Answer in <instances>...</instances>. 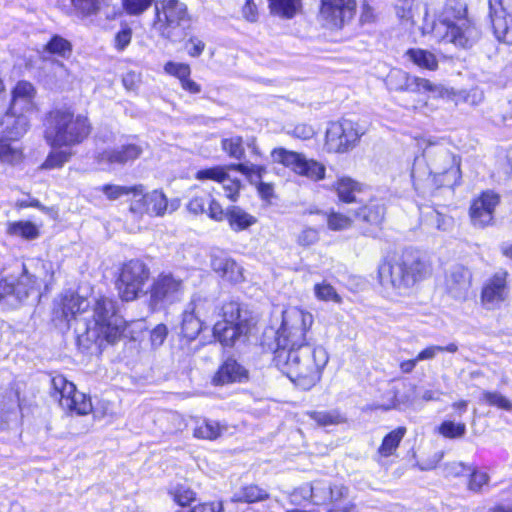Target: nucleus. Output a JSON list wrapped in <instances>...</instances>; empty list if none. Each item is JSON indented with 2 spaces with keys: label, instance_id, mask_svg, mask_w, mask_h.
<instances>
[{
  "label": "nucleus",
  "instance_id": "obj_1",
  "mask_svg": "<svg viewBox=\"0 0 512 512\" xmlns=\"http://www.w3.org/2000/svg\"><path fill=\"white\" fill-rule=\"evenodd\" d=\"M89 301L73 293L65 294L61 300L62 316L70 321L71 319H82L86 322L87 334L95 341L105 340L108 343L117 341L125 328V322L121 316L116 313V303L106 297L96 300L92 319L83 317L89 307Z\"/></svg>",
  "mask_w": 512,
  "mask_h": 512
},
{
  "label": "nucleus",
  "instance_id": "obj_2",
  "mask_svg": "<svg viewBox=\"0 0 512 512\" xmlns=\"http://www.w3.org/2000/svg\"><path fill=\"white\" fill-rule=\"evenodd\" d=\"M329 354L320 344H306L292 349H276L274 363L296 386L314 387L328 364Z\"/></svg>",
  "mask_w": 512,
  "mask_h": 512
},
{
  "label": "nucleus",
  "instance_id": "obj_3",
  "mask_svg": "<svg viewBox=\"0 0 512 512\" xmlns=\"http://www.w3.org/2000/svg\"><path fill=\"white\" fill-rule=\"evenodd\" d=\"M423 35L431 33L439 42L452 43L461 48L473 46L480 37V31L468 16L464 0H446L438 22L423 24Z\"/></svg>",
  "mask_w": 512,
  "mask_h": 512
},
{
  "label": "nucleus",
  "instance_id": "obj_4",
  "mask_svg": "<svg viewBox=\"0 0 512 512\" xmlns=\"http://www.w3.org/2000/svg\"><path fill=\"white\" fill-rule=\"evenodd\" d=\"M431 273V266L424 256L406 250L398 258L379 265L378 278L381 286L395 296L408 295L416 283Z\"/></svg>",
  "mask_w": 512,
  "mask_h": 512
},
{
  "label": "nucleus",
  "instance_id": "obj_5",
  "mask_svg": "<svg viewBox=\"0 0 512 512\" xmlns=\"http://www.w3.org/2000/svg\"><path fill=\"white\" fill-rule=\"evenodd\" d=\"M91 132L87 116L74 114L67 109H56L46 120L44 137L52 147H73L82 143Z\"/></svg>",
  "mask_w": 512,
  "mask_h": 512
},
{
  "label": "nucleus",
  "instance_id": "obj_6",
  "mask_svg": "<svg viewBox=\"0 0 512 512\" xmlns=\"http://www.w3.org/2000/svg\"><path fill=\"white\" fill-rule=\"evenodd\" d=\"M313 323L312 313L299 307L285 309L277 331V349H292L310 344L309 331Z\"/></svg>",
  "mask_w": 512,
  "mask_h": 512
},
{
  "label": "nucleus",
  "instance_id": "obj_7",
  "mask_svg": "<svg viewBox=\"0 0 512 512\" xmlns=\"http://www.w3.org/2000/svg\"><path fill=\"white\" fill-rule=\"evenodd\" d=\"M458 169H454V157L446 149L441 148L435 157L427 165L424 157H416L411 169V178L414 186H436L444 184V181H438V176H447L450 173L454 175Z\"/></svg>",
  "mask_w": 512,
  "mask_h": 512
},
{
  "label": "nucleus",
  "instance_id": "obj_8",
  "mask_svg": "<svg viewBox=\"0 0 512 512\" xmlns=\"http://www.w3.org/2000/svg\"><path fill=\"white\" fill-rule=\"evenodd\" d=\"M150 278L149 267L140 260H130L123 264L117 289L124 301H133L147 293L146 287Z\"/></svg>",
  "mask_w": 512,
  "mask_h": 512
},
{
  "label": "nucleus",
  "instance_id": "obj_9",
  "mask_svg": "<svg viewBox=\"0 0 512 512\" xmlns=\"http://www.w3.org/2000/svg\"><path fill=\"white\" fill-rule=\"evenodd\" d=\"M273 163L281 164L299 176L318 182L325 178L326 167L315 159L304 154L279 147L271 151Z\"/></svg>",
  "mask_w": 512,
  "mask_h": 512
},
{
  "label": "nucleus",
  "instance_id": "obj_10",
  "mask_svg": "<svg viewBox=\"0 0 512 512\" xmlns=\"http://www.w3.org/2000/svg\"><path fill=\"white\" fill-rule=\"evenodd\" d=\"M184 289L181 278L170 272H162L153 279L150 286L149 306L157 310L180 301Z\"/></svg>",
  "mask_w": 512,
  "mask_h": 512
},
{
  "label": "nucleus",
  "instance_id": "obj_11",
  "mask_svg": "<svg viewBox=\"0 0 512 512\" xmlns=\"http://www.w3.org/2000/svg\"><path fill=\"white\" fill-rule=\"evenodd\" d=\"M188 19L187 7L179 0H161L155 4L153 27L163 37L172 39L175 30Z\"/></svg>",
  "mask_w": 512,
  "mask_h": 512
},
{
  "label": "nucleus",
  "instance_id": "obj_12",
  "mask_svg": "<svg viewBox=\"0 0 512 512\" xmlns=\"http://www.w3.org/2000/svg\"><path fill=\"white\" fill-rule=\"evenodd\" d=\"M54 390L53 396L58 398L61 407L78 415H87L92 411L90 397L77 391L76 386L64 376L58 375L52 378Z\"/></svg>",
  "mask_w": 512,
  "mask_h": 512
},
{
  "label": "nucleus",
  "instance_id": "obj_13",
  "mask_svg": "<svg viewBox=\"0 0 512 512\" xmlns=\"http://www.w3.org/2000/svg\"><path fill=\"white\" fill-rule=\"evenodd\" d=\"M361 135L358 125L351 120L331 122L326 130L325 147L329 152L345 153L357 144Z\"/></svg>",
  "mask_w": 512,
  "mask_h": 512
},
{
  "label": "nucleus",
  "instance_id": "obj_14",
  "mask_svg": "<svg viewBox=\"0 0 512 512\" xmlns=\"http://www.w3.org/2000/svg\"><path fill=\"white\" fill-rule=\"evenodd\" d=\"M168 209V199L159 190L145 193L144 186L134 185L133 196L129 200V211L136 216L148 214L150 216H163Z\"/></svg>",
  "mask_w": 512,
  "mask_h": 512
},
{
  "label": "nucleus",
  "instance_id": "obj_15",
  "mask_svg": "<svg viewBox=\"0 0 512 512\" xmlns=\"http://www.w3.org/2000/svg\"><path fill=\"white\" fill-rule=\"evenodd\" d=\"M38 286L37 277L24 268L17 279L0 280V304L10 308L19 306Z\"/></svg>",
  "mask_w": 512,
  "mask_h": 512
},
{
  "label": "nucleus",
  "instance_id": "obj_16",
  "mask_svg": "<svg viewBox=\"0 0 512 512\" xmlns=\"http://www.w3.org/2000/svg\"><path fill=\"white\" fill-rule=\"evenodd\" d=\"M500 204V196L487 190L471 202L469 216L474 227L485 228L494 224V214Z\"/></svg>",
  "mask_w": 512,
  "mask_h": 512
},
{
  "label": "nucleus",
  "instance_id": "obj_17",
  "mask_svg": "<svg viewBox=\"0 0 512 512\" xmlns=\"http://www.w3.org/2000/svg\"><path fill=\"white\" fill-rule=\"evenodd\" d=\"M495 36L512 44V0H488Z\"/></svg>",
  "mask_w": 512,
  "mask_h": 512
},
{
  "label": "nucleus",
  "instance_id": "obj_18",
  "mask_svg": "<svg viewBox=\"0 0 512 512\" xmlns=\"http://www.w3.org/2000/svg\"><path fill=\"white\" fill-rule=\"evenodd\" d=\"M472 281V271L462 264H455L446 272V292L455 300L465 301L472 287Z\"/></svg>",
  "mask_w": 512,
  "mask_h": 512
},
{
  "label": "nucleus",
  "instance_id": "obj_19",
  "mask_svg": "<svg viewBox=\"0 0 512 512\" xmlns=\"http://www.w3.org/2000/svg\"><path fill=\"white\" fill-rule=\"evenodd\" d=\"M388 84L394 90H410L416 92H430L442 96L444 88L441 85L432 83L428 79L411 77L401 70H393L388 75Z\"/></svg>",
  "mask_w": 512,
  "mask_h": 512
},
{
  "label": "nucleus",
  "instance_id": "obj_20",
  "mask_svg": "<svg viewBox=\"0 0 512 512\" xmlns=\"http://www.w3.org/2000/svg\"><path fill=\"white\" fill-rule=\"evenodd\" d=\"M507 294V273L499 271L484 283L480 301L484 308L488 310L496 309L506 300Z\"/></svg>",
  "mask_w": 512,
  "mask_h": 512
},
{
  "label": "nucleus",
  "instance_id": "obj_21",
  "mask_svg": "<svg viewBox=\"0 0 512 512\" xmlns=\"http://www.w3.org/2000/svg\"><path fill=\"white\" fill-rule=\"evenodd\" d=\"M354 0H321L320 18L331 27H341L355 10Z\"/></svg>",
  "mask_w": 512,
  "mask_h": 512
},
{
  "label": "nucleus",
  "instance_id": "obj_22",
  "mask_svg": "<svg viewBox=\"0 0 512 512\" xmlns=\"http://www.w3.org/2000/svg\"><path fill=\"white\" fill-rule=\"evenodd\" d=\"M230 169H235L242 174L248 176L250 180L260 179L262 174L265 172V168L257 165H247V164H232L229 166H215L211 168H206L199 170L195 174V178L197 180H213L221 183V181H225L227 171Z\"/></svg>",
  "mask_w": 512,
  "mask_h": 512
},
{
  "label": "nucleus",
  "instance_id": "obj_23",
  "mask_svg": "<svg viewBox=\"0 0 512 512\" xmlns=\"http://www.w3.org/2000/svg\"><path fill=\"white\" fill-rule=\"evenodd\" d=\"M29 122V116L8 108L0 119V135L16 141L26 134Z\"/></svg>",
  "mask_w": 512,
  "mask_h": 512
},
{
  "label": "nucleus",
  "instance_id": "obj_24",
  "mask_svg": "<svg viewBox=\"0 0 512 512\" xmlns=\"http://www.w3.org/2000/svg\"><path fill=\"white\" fill-rule=\"evenodd\" d=\"M36 90L28 81H19L11 91L9 108L29 116L36 109Z\"/></svg>",
  "mask_w": 512,
  "mask_h": 512
},
{
  "label": "nucleus",
  "instance_id": "obj_25",
  "mask_svg": "<svg viewBox=\"0 0 512 512\" xmlns=\"http://www.w3.org/2000/svg\"><path fill=\"white\" fill-rule=\"evenodd\" d=\"M143 148L136 143H127L116 148L106 149L97 156L99 163L124 165L140 157Z\"/></svg>",
  "mask_w": 512,
  "mask_h": 512
},
{
  "label": "nucleus",
  "instance_id": "obj_26",
  "mask_svg": "<svg viewBox=\"0 0 512 512\" xmlns=\"http://www.w3.org/2000/svg\"><path fill=\"white\" fill-rule=\"evenodd\" d=\"M395 13L401 25L407 28H412L416 24V17H419L422 13L424 15L423 24H428V10L420 0H397Z\"/></svg>",
  "mask_w": 512,
  "mask_h": 512
},
{
  "label": "nucleus",
  "instance_id": "obj_27",
  "mask_svg": "<svg viewBox=\"0 0 512 512\" xmlns=\"http://www.w3.org/2000/svg\"><path fill=\"white\" fill-rule=\"evenodd\" d=\"M204 304L201 301H192L187 305L182 314L181 334L188 340H194L203 328V322L199 317V310Z\"/></svg>",
  "mask_w": 512,
  "mask_h": 512
},
{
  "label": "nucleus",
  "instance_id": "obj_28",
  "mask_svg": "<svg viewBox=\"0 0 512 512\" xmlns=\"http://www.w3.org/2000/svg\"><path fill=\"white\" fill-rule=\"evenodd\" d=\"M211 267L224 280L240 283L244 280V270L235 260L226 256H214Z\"/></svg>",
  "mask_w": 512,
  "mask_h": 512
},
{
  "label": "nucleus",
  "instance_id": "obj_29",
  "mask_svg": "<svg viewBox=\"0 0 512 512\" xmlns=\"http://www.w3.org/2000/svg\"><path fill=\"white\" fill-rule=\"evenodd\" d=\"M249 327L247 323H227L218 321L213 327L215 338L224 345L231 346L235 340L243 334H247Z\"/></svg>",
  "mask_w": 512,
  "mask_h": 512
},
{
  "label": "nucleus",
  "instance_id": "obj_30",
  "mask_svg": "<svg viewBox=\"0 0 512 512\" xmlns=\"http://www.w3.org/2000/svg\"><path fill=\"white\" fill-rule=\"evenodd\" d=\"M246 378V370L233 359H227L212 377V384L221 386Z\"/></svg>",
  "mask_w": 512,
  "mask_h": 512
},
{
  "label": "nucleus",
  "instance_id": "obj_31",
  "mask_svg": "<svg viewBox=\"0 0 512 512\" xmlns=\"http://www.w3.org/2000/svg\"><path fill=\"white\" fill-rule=\"evenodd\" d=\"M299 492L303 498L310 499L316 505H321L331 500L332 485L326 480H316L312 484L301 487Z\"/></svg>",
  "mask_w": 512,
  "mask_h": 512
},
{
  "label": "nucleus",
  "instance_id": "obj_32",
  "mask_svg": "<svg viewBox=\"0 0 512 512\" xmlns=\"http://www.w3.org/2000/svg\"><path fill=\"white\" fill-rule=\"evenodd\" d=\"M340 201L353 203L357 200V194L363 190V185L349 176H340L332 185Z\"/></svg>",
  "mask_w": 512,
  "mask_h": 512
},
{
  "label": "nucleus",
  "instance_id": "obj_33",
  "mask_svg": "<svg viewBox=\"0 0 512 512\" xmlns=\"http://www.w3.org/2000/svg\"><path fill=\"white\" fill-rule=\"evenodd\" d=\"M226 220L235 232L248 229L257 223V218L239 206H231L226 210Z\"/></svg>",
  "mask_w": 512,
  "mask_h": 512
},
{
  "label": "nucleus",
  "instance_id": "obj_34",
  "mask_svg": "<svg viewBox=\"0 0 512 512\" xmlns=\"http://www.w3.org/2000/svg\"><path fill=\"white\" fill-rule=\"evenodd\" d=\"M406 57L422 69L434 71L438 68V60L434 53L421 48H411L405 53Z\"/></svg>",
  "mask_w": 512,
  "mask_h": 512
},
{
  "label": "nucleus",
  "instance_id": "obj_35",
  "mask_svg": "<svg viewBox=\"0 0 512 512\" xmlns=\"http://www.w3.org/2000/svg\"><path fill=\"white\" fill-rule=\"evenodd\" d=\"M225 430L224 426L213 420H197L193 429V436L198 439L215 440Z\"/></svg>",
  "mask_w": 512,
  "mask_h": 512
},
{
  "label": "nucleus",
  "instance_id": "obj_36",
  "mask_svg": "<svg viewBox=\"0 0 512 512\" xmlns=\"http://www.w3.org/2000/svg\"><path fill=\"white\" fill-rule=\"evenodd\" d=\"M405 434V427H398L389 432L377 450L378 455L385 458L394 455Z\"/></svg>",
  "mask_w": 512,
  "mask_h": 512
},
{
  "label": "nucleus",
  "instance_id": "obj_37",
  "mask_svg": "<svg viewBox=\"0 0 512 512\" xmlns=\"http://www.w3.org/2000/svg\"><path fill=\"white\" fill-rule=\"evenodd\" d=\"M61 148L62 147H56L52 149V151L46 157L45 161L42 163L41 169H59L70 161L71 157L73 156L71 147H64V149Z\"/></svg>",
  "mask_w": 512,
  "mask_h": 512
},
{
  "label": "nucleus",
  "instance_id": "obj_38",
  "mask_svg": "<svg viewBox=\"0 0 512 512\" xmlns=\"http://www.w3.org/2000/svg\"><path fill=\"white\" fill-rule=\"evenodd\" d=\"M348 496V489L343 485H332V496L328 503L333 505L330 512H352L355 505L346 500Z\"/></svg>",
  "mask_w": 512,
  "mask_h": 512
},
{
  "label": "nucleus",
  "instance_id": "obj_39",
  "mask_svg": "<svg viewBox=\"0 0 512 512\" xmlns=\"http://www.w3.org/2000/svg\"><path fill=\"white\" fill-rule=\"evenodd\" d=\"M271 13L283 18H293L301 7V0H268Z\"/></svg>",
  "mask_w": 512,
  "mask_h": 512
},
{
  "label": "nucleus",
  "instance_id": "obj_40",
  "mask_svg": "<svg viewBox=\"0 0 512 512\" xmlns=\"http://www.w3.org/2000/svg\"><path fill=\"white\" fill-rule=\"evenodd\" d=\"M7 233L14 237H21L26 240H33L39 236V230L30 221L10 222L7 225Z\"/></svg>",
  "mask_w": 512,
  "mask_h": 512
},
{
  "label": "nucleus",
  "instance_id": "obj_41",
  "mask_svg": "<svg viewBox=\"0 0 512 512\" xmlns=\"http://www.w3.org/2000/svg\"><path fill=\"white\" fill-rule=\"evenodd\" d=\"M8 141L10 140L3 137L0 139V162L8 164L19 163L23 158L22 149Z\"/></svg>",
  "mask_w": 512,
  "mask_h": 512
},
{
  "label": "nucleus",
  "instance_id": "obj_42",
  "mask_svg": "<svg viewBox=\"0 0 512 512\" xmlns=\"http://www.w3.org/2000/svg\"><path fill=\"white\" fill-rule=\"evenodd\" d=\"M237 501L254 503L268 498V493L257 485H248L235 494Z\"/></svg>",
  "mask_w": 512,
  "mask_h": 512
},
{
  "label": "nucleus",
  "instance_id": "obj_43",
  "mask_svg": "<svg viewBox=\"0 0 512 512\" xmlns=\"http://www.w3.org/2000/svg\"><path fill=\"white\" fill-rule=\"evenodd\" d=\"M307 415L316 422L318 426L336 425L344 422V417L336 410L332 411H311Z\"/></svg>",
  "mask_w": 512,
  "mask_h": 512
},
{
  "label": "nucleus",
  "instance_id": "obj_44",
  "mask_svg": "<svg viewBox=\"0 0 512 512\" xmlns=\"http://www.w3.org/2000/svg\"><path fill=\"white\" fill-rule=\"evenodd\" d=\"M45 51L63 58H68L72 52V45L65 38L55 35L46 44Z\"/></svg>",
  "mask_w": 512,
  "mask_h": 512
},
{
  "label": "nucleus",
  "instance_id": "obj_45",
  "mask_svg": "<svg viewBox=\"0 0 512 512\" xmlns=\"http://www.w3.org/2000/svg\"><path fill=\"white\" fill-rule=\"evenodd\" d=\"M313 290L315 297L320 301H331L338 304L342 302V298L337 293L336 289L326 281L316 283Z\"/></svg>",
  "mask_w": 512,
  "mask_h": 512
},
{
  "label": "nucleus",
  "instance_id": "obj_46",
  "mask_svg": "<svg viewBox=\"0 0 512 512\" xmlns=\"http://www.w3.org/2000/svg\"><path fill=\"white\" fill-rule=\"evenodd\" d=\"M480 401L505 411H512V401L497 391L484 390Z\"/></svg>",
  "mask_w": 512,
  "mask_h": 512
},
{
  "label": "nucleus",
  "instance_id": "obj_47",
  "mask_svg": "<svg viewBox=\"0 0 512 512\" xmlns=\"http://www.w3.org/2000/svg\"><path fill=\"white\" fill-rule=\"evenodd\" d=\"M102 192L110 201H115L123 196L131 195L134 193V186H122L115 184H105L97 188Z\"/></svg>",
  "mask_w": 512,
  "mask_h": 512
},
{
  "label": "nucleus",
  "instance_id": "obj_48",
  "mask_svg": "<svg viewBox=\"0 0 512 512\" xmlns=\"http://www.w3.org/2000/svg\"><path fill=\"white\" fill-rule=\"evenodd\" d=\"M211 194L206 191L196 192L187 203V210L194 214H204L207 209Z\"/></svg>",
  "mask_w": 512,
  "mask_h": 512
},
{
  "label": "nucleus",
  "instance_id": "obj_49",
  "mask_svg": "<svg viewBox=\"0 0 512 512\" xmlns=\"http://www.w3.org/2000/svg\"><path fill=\"white\" fill-rule=\"evenodd\" d=\"M438 432L445 438L457 439L462 438L466 433L465 423H455L453 421H444L438 427Z\"/></svg>",
  "mask_w": 512,
  "mask_h": 512
},
{
  "label": "nucleus",
  "instance_id": "obj_50",
  "mask_svg": "<svg viewBox=\"0 0 512 512\" xmlns=\"http://www.w3.org/2000/svg\"><path fill=\"white\" fill-rule=\"evenodd\" d=\"M173 500L180 506L189 505L195 500V492L184 484H179L169 491Z\"/></svg>",
  "mask_w": 512,
  "mask_h": 512
},
{
  "label": "nucleus",
  "instance_id": "obj_51",
  "mask_svg": "<svg viewBox=\"0 0 512 512\" xmlns=\"http://www.w3.org/2000/svg\"><path fill=\"white\" fill-rule=\"evenodd\" d=\"M222 149L232 158L241 159L244 156L242 138L239 136L222 140Z\"/></svg>",
  "mask_w": 512,
  "mask_h": 512
},
{
  "label": "nucleus",
  "instance_id": "obj_52",
  "mask_svg": "<svg viewBox=\"0 0 512 512\" xmlns=\"http://www.w3.org/2000/svg\"><path fill=\"white\" fill-rule=\"evenodd\" d=\"M469 482L468 488L471 491L479 492L486 486L489 482V475L484 471H479L475 467H472V471L468 474Z\"/></svg>",
  "mask_w": 512,
  "mask_h": 512
},
{
  "label": "nucleus",
  "instance_id": "obj_53",
  "mask_svg": "<svg viewBox=\"0 0 512 512\" xmlns=\"http://www.w3.org/2000/svg\"><path fill=\"white\" fill-rule=\"evenodd\" d=\"M222 317L223 320L221 322L246 323L241 320L239 304L233 301L227 302L222 306Z\"/></svg>",
  "mask_w": 512,
  "mask_h": 512
},
{
  "label": "nucleus",
  "instance_id": "obj_54",
  "mask_svg": "<svg viewBox=\"0 0 512 512\" xmlns=\"http://www.w3.org/2000/svg\"><path fill=\"white\" fill-rule=\"evenodd\" d=\"M327 224L329 229L340 231L349 228L352 225V219L344 214L332 212L328 215Z\"/></svg>",
  "mask_w": 512,
  "mask_h": 512
},
{
  "label": "nucleus",
  "instance_id": "obj_55",
  "mask_svg": "<svg viewBox=\"0 0 512 512\" xmlns=\"http://www.w3.org/2000/svg\"><path fill=\"white\" fill-rule=\"evenodd\" d=\"M164 71L167 74L178 78L180 81L191 74V69L188 64L173 61H169L164 65Z\"/></svg>",
  "mask_w": 512,
  "mask_h": 512
},
{
  "label": "nucleus",
  "instance_id": "obj_56",
  "mask_svg": "<svg viewBox=\"0 0 512 512\" xmlns=\"http://www.w3.org/2000/svg\"><path fill=\"white\" fill-rule=\"evenodd\" d=\"M132 29L128 26L123 27L119 30L113 40V46L118 52H123L131 43L132 40Z\"/></svg>",
  "mask_w": 512,
  "mask_h": 512
},
{
  "label": "nucleus",
  "instance_id": "obj_57",
  "mask_svg": "<svg viewBox=\"0 0 512 512\" xmlns=\"http://www.w3.org/2000/svg\"><path fill=\"white\" fill-rule=\"evenodd\" d=\"M74 8L82 15L95 14L100 9V0H71Z\"/></svg>",
  "mask_w": 512,
  "mask_h": 512
},
{
  "label": "nucleus",
  "instance_id": "obj_58",
  "mask_svg": "<svg viewBox=\"0 0 512 512\" xmlns=\"http://www.w3.org/2000/svg\"><path fill=\"white\" fill-rule=\"evenodd\" d=\"M123 7L129 15H140L147 10L153 0H122Z\"/></svg>",
  "mask_w": 512,
  "mask_h": 512
},
{
  "label": "nucleus",
  "instance_id": "obj_59",
  "mask_svg": "<svg viewBox=\"0 0 512 512\" xmlns=\"http://www.w3.org/2000/svg\"><path fill=\"white\" fill-rule=\"evenodd\" d=\"M221 184L225 191V196L232 202L237 201L240 191L239 180L231 179L227 173L225 181H221Z\"/></svg>",
  "mask_w": 512,
  "mask_h": 512
},
{
  "label": "nucleus",
  "instance_id": "obj_60",
  "mask_svg": "<svg viewBox=\"0 0 512 512\" xmlns=\"http://www.w3.org/2000/svg\"><path fill=\"white\" fill-rule=\"evenodd\" d=\"M204 214H207L209 218L217 222H221L226 219V211H224L221 204L212 196L208 202L207 209Z\"/></svg>",
  "mask_w": 512,
  "mask_h": 512
},
{
  "label": "nucleus",
  "instance_id": "obj_61",
  "mask_svg": "<svg viewBox=\"0 0 512 512\" xmlns=\"http://www.w3.org/2000/svg\"><path fill=\"white\" fill-rule=\"evenodd\" d=\"M430 220L432 224H434L435 227L441 231H448L453 225V220L451 217L441 214L438 211H433L431 213Z\"/></svg>",
  "mask_w": 512,
  "mask_h": 512
},
{
  "label": "nucleus",
  "instance_id": "obj_62",
  "mask_svg": "<svg viewBox=\"0 0 512 512\" xmlns=\"http://www.w3.org/2000/svg\"><path fill=\"white\" fill-rule=\"evenodd\" d=\"M319 240V233L314 228H306L300 232L297 237L299 245L308 247L315 244Z\"/></svg>",
  "mask_w": 512,
  "mask_h": 512
},
{
  "label": "nucleus",
  "instance_id": "obj_63",
  "mask_svg": "<svg viewBox=\"0 0 512 512\" xmlns=\"http://www.w3.org/2000/svg\"><path fill=\"white\" fill-rule=\"evenodd\" d=\"M141 82V74L136 71H128L123 75L122 83L126 90L135 91Z\"/></svg>",
  "mask_w": 512,
  "mask_h": 512
},
{
  "label": "nucleus",
  "instance_id": "obj_64",
  "mask_svg": "<svg viewBox=\"0 0 512 512\" xmlns=\"http://www.w3.org/2000/svg\"><path fill=\"white\" fill-rule=\"evenodd\" d=\"M168 334V329L164 324H158L150 333L151 344L154 347L161 346Z\"/></svg>",
  "mask_w": 512,
  "mask_h": 512
}]
</instances>
